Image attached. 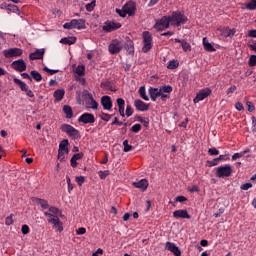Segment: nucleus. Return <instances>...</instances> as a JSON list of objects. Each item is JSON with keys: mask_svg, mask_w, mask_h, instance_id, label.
Masks as SVG:
<instances>
[{"mask_svg": "<svg viewBox=\"0 0 256 256\" xmlns=\"http://www.w3.org/2000/svg\"><path fill=\"white\" fill-rule=\"evenodd\" d=\"M168 17L172 27H181V25H185V23H187V16H185L181 11H174Z\"/></svg>", "mask_w": 256, "mask_h": 256, "instance_id": "1", "label": "nucleus"}, {"mask_svg": "<svg viewBox=\"0 0 256 256\" xmlns=\"http://www.w3.org/2000/svg\"><path fill=\"white\" fill-rule=\"evenodd\" d=\"M215 175L219 179H226L227 177H231V175H233V167L230 164L217 167Z\"/></svg>", "mask_w": 256, "mask_h": 256, "instance_id": "2", "label": "nucleus"}, {"mask_svg": "<svg viewBox=\"0 0 256 256\" xmlns=\"http://www.w3.org/2000/svg\"><path fill=\"white\" fill-rule=\"evenodd\" d=\"M61 131L66 133L71 139H81V133L75 127L71 126V124H62Z\"/></svg>", "mask_w": 256, "mask_h": 256, "instance_id": "3", "label": "nucleus"}, {"mask_svg": "<svg viewBox=\"0 0 256 256\" xmlns=\"http://www.w3.org/2000/svg\"><path fill=\"white\" fill-rule=\"evenodd\" d=\"M142 37H143L142 51L143 53H147L151 51L153 47V36H151V33L149 31H144L142 34Z\"/></svg>", "mask_w": 256, "mask_h": 256, "instance_id": "4", "label": "nucleus"}, {"mask_svg": "<svg viewBox=\"0 0 256 256\" xmlns=\"http://www.w3.org/2000/svg\"><path fill=\"white\" fill-rule=\"evenodd\" d=\"M64 29H78L81 31V29H85V19H72L70 22H66L63 25Z\"/></svg>", "mask_w": 256, "mask_h": 256, "instance_id": "5", "label": "nucleus"}, {"mask_svg": "<svg viewBox=\"0 0 256 256\" xmlns=\"http://www.w3.org/2000/svg\"><path fill=\"white\" fill-rule=\"evenodd\" d=\"M45 217H47V221L48 223H51L52 225H54V227H56V229H58V231L61 233V231H63V223L61 222V220H59V216H55L53 215L51 212H44Z\"/></svg>", "mask_w": 256, "mask_h": 256, "instance_id": "6", "label": "nucleus"}, {"mask_svg": "<svg viewBox=\"0 0 256 256\" xmlns=\"http://www.w3.org/2000/svg\"><path fill=\"white\" fill-rule=\"evenodd\" d=\"M169 25H171L169 16H163L161 19L156 21L154 28L156 31H165V29H169Z\"/></svg>", "mask_w": 256, "mask_h": 256, "instance_id": "7", "label": "nucleus"}, {"mask_svg": "<svg viewBox=\"0 0 256 256\" xmlns=\"http://www.w3.org/2000/svg\"><path fill=\"white\" fill-rule=\"evenodd\" d=\"M122 50L123 43L117 39L112 40L108 46V51L111 55H117V53H121Z\"/></svg>", "mask_w": 256, "mask_h": 256, "instance_id": "8", "label": "nucleus"}, {"mask_svg": "<svg viewBox=\"0 0 256 256\" xmlns=\"http://www.w3.org/2000/svg\"><path fill=\"white\" fill-rule=\"evenodd\" d=\"M159 89H160L161 101H167V99H171V93H173V86L164 85Z\"/></svg>", "mask_w": 256, "mask_h": 256, "instance_id": "9", "label": "nucleus"}, {"mask_svg": "<svg viewBox=\"0 0 256 256\" xmlns=\"http://www.w3.org/2000/svg\"><path fill=\"white\" fill-rule=\"evenodd\" d=\"M212 91L211 88H204L201 89L197 94L196 97L194 98V103H199L201 101H204V99H207L209 95H211Z\"/></svg>", "mask_w": 256, "mask_h": 256, "instance_id": "10", "label": "nucleus"}, {"mask_svg": "<svg viewBox=\"0 0 256 256\" xmlns=\"http://www.w3.org/2000/svg\"><path fill=\"white\" fill-rule=\"evenodd\" d=\"M78 123H83L84 125H91L95 123V115L86 112L79 116Z\"/></svg>", "mask_w": 256, "mask_h": 256, "instance_id": "11", "label": "nucleus"}, {"mask_svg": "<svg viewBox=\"0 0 256 256\" xmlns=\"http://www.w3.org/2000/svg\"><path fill=\"white\" fill-rule=\"evenodd\" d=\"M102 29H103V31H106L107 33H111L112 31H117V29H121V23L107 21L103 25Z\"/></svg>", "mask_w": 256, "mask_h": 256, "instance_id": "12", "label": "nucleus"}, {"mask_svg": "<svg viewBox=\"0 0 256 256\" xmlns=\"http://www.w3.org/2000/svg\"><path fill=\"white\" fill-rule=\"evenodd\" d=\"M12 67L15 69V71H18L19 73L27 71V64L25 63L24 59H18L12 62Z\"/></svg>", "mask_w": 256, "mask_h": 256, "instance_id": "13", "label": "nucleus"}, {"mask_svg": "<svg viewBox=\"0 0 256 256\" xmlns=\"http://www.w3.org/2000/svg\"><path fill=\"white\" fill-rule=\"evenodd\" d=\"M100 103L104 111H111L113 109V101L107 95L101 97Z\"/></svg>", "mask_w": 256, "mask_h": 256, "instance_id": "14", "label": "nucleus"}, {"mask_svg": "<svg viewBox=\"0 0 256 256\" xmlns=\"http://www.w3.org/2000/svg\"><path fill=\"white\" fill-rule=\"evenodd\" d=\"M23 55V49L21 48H10L4 50L5 57H21Z\"/></svg>", "mask_w": 256, "mask_h": 256, "instance_id": "15", "label": "nucleus"}, {"mask_svg": "<svg viewBox=\"0 0 256 256\" xmlns=\"http://www.w3.org/2000/svg\"><path fill=\"white\" fill-rule=\"evenodd\" d=\"M123 9H125L129 17H133V15H135V12L137 11V5L134 1H129L123 6Z\"/></svg>", "mask_w": 256, "mask_h": 256, "instance_id": "16", "label": "nucleus"}, {"mask_svg": "<svg viewBox=\"0 0 256 256\" xmlns=\"http://www.w3.org/2000/svg\"><path fill=\"white\" fill-rule=\"evenodd\" d=\"M165 248L167 251H170V253H173L174 256H181V249H179L175 243L166 242Z\"/></svg>", "mask_w": 256, "mask_h": 256, "instance_id": "17", "label": "nucleus"}, {"mask_svg": "<svg viewBox=\"0 0 256 256\" xmlns=\"http://www.w3.org/2000/svg\"><path fill=\"white\" fill-rule=\"evenodd\" d=\"M45 55V49H37L35 52L29 54L30 61H37L38 59H43Z\"/></svg>", "mask_w": 256, "mask_h": 256, "instance_id": "18", "label": "nucleus"}, {"mask_svg": "<svg viewBox=\"0 0 256 256\" xmlns=\"http://www.w3.org/2000/svg\"><path fill=\"white\" fill-rule=\"evenodd\" d=\"M173 217L175 219H191V215L185 209L176 210L173 212Z\"/></svg>", "mask_w": 256, "mask_h": 256, "instance_id": "19", "label": "nucleus"}, {"mask_svg": "<svg viewBox=\"0 0 256 256\" xmlns=\"http://www.w3.org/2000/svg\"><path fill=\"white\" fill-rule=\"evenodd\" d=\"M218 33L222 35V37H233L235 35V29H229L227 27L218 28Z\"/></svg>", "mask_w": 256, "mask_h": 256, "instance_id": "20", "label": "nucleus"}, {"mask_svg": "<svg viewBox=\"0 0 256 256\" xmlns=\"http://www.w3.org/2000/svg\"><path fill=\"white\" fill-rule=\"evenodd\" d=\"M148 93L150 95L151 101H157V97H160V99H161V90H160V88L150 87L149 90H148Z\"/></svg>", "mask_w": 256, "mask_h": 256, "instance_id": "21", "label": "nucleus"}, {"mask_svg": "<svg viewBox=\"0 0 256 256\" xmlns=\"http://www.w3.org/2000/svg\"><path fill=\"white\" fill-rule=\"evenodd\" d=\"M134 107H136L138 111H149V104L139 99L134 101Z\"/></svg>", "mask_w": 256, "mask_h": 256, "instance_id": "22", "label": "nucleus"}, {"mask_svg": "<svg viewBox=\"0 0 256 256\" xmlns=\"http://www.w3.org/2000/svg\"><path fill=\"white\" fill-rule=\"evenodd\" d=\"M54 103H59L63 101V97H65V89H57L54 94Z\"/></svg>", "mask_w": 256, "mask_h": 256, "instance_id": "23", "label": "nucleus"}, {"mask_svg": "<svg viewBox=\"0 0 256 256\" xmlns=\"http://www.w3.org/2000/svg\"><path fill=\"white\" fill-rule=\"evenodd\" d=\"M133 186L136 187V189H141L142 191H146L147 187H149V182L147 179H141L138 182H134Z\"/></svg>", "mask_w": 256, "mask_h": 256, "instance_id": "24", "label": "nucleus"}, {"mask_svg": "<svg viewBox=\"0 0 256 256\" xmlns=\"http://www.w3.org/2000/svg\"><path fill=\"white\" fill-rule=\"evenodd\" d=\"M202 43L205 51H208L209 53H213L216 51L215 46L209 43V41H207V38H203Z\"/></svg>", "mask_w": 256, "mask_h": 256, "instance_id": "25", "label": "nucleus"}, {"mask_svg": "<svg viewBox=\"0 0 256 256\" xmlns=\"http://www.w3.org/2000/svg\"><path fill=\"white\" fill-rule=\"evenodd\" d=\"M60 43H62V45H75V43H77V38L76 37H64L60 40Z\"/></svg>", "mask_w": 256, "mask_h": 256, "instance_id": "26", "label": "nucleus"}, {"mask_svg": "<svg viewBox=\"0 0 256 256\" xmlns=\"http://www.w3.org/2000/svg\"><path fill=\"white\" fill-rule=\"evenodd\" d=\"M125 49L129 55H133L135 53V44L133 43V41H126Z\"/></svg>", "mask_w": 256, "mask_h": 256, "instance_id": "27", "label": "nucleus"}, {"mask_svg": "<svg viewBox=\"0 0 256 256\" xmlns=\"http://www.w3.org/2000/svg\"><path fill=\"white\" fill-rule=\"evenodd\" d=\"M13 82L15 83V85H18V87H20L21 91H27L29 89V86H27V84L23 81H21L18 78H14Z\"/></svg>", "mask_w": 256, "mask_h": 256, "instance_id": "28", "label": "nucleus"}, {"mask_svg": "<svg viewBox=\"0 0 256 256\" xmlns=\"http://www.w3.org/2000/svg\"><path fill=\"white\" fill-rule=\"evenodd\" d=\"M63 113L66 114V119H73V108L69 105H64Z\"/></svg>", "mask_w": 256, "mask_h": 256, "instance_id": "29", "label": "nucleus"}, {"mask_svg": "<svg viewBox=\"0 0 256 256\" xmlns=\"http://www.w3.org/2000/svg\"><path fill=\"white\" fill-rule=\"evenodd\" d=\"M30 75H31L32 79H34V81H37V83H39V81L43 80V76H41V73H39L38 71L32 70L30 72Z\"/></svg>", "mask_w": 256, "mask_h": 256, "instance_id": "30", "label": "nucleus"}, {"mask_svg": "<svg viewBox=\"0 0 256 256\" xmlns=\"http://www.w3.org/2000/svg\"><path fill=\"white\" fill-rule=\"evenodd\" d=\"M69 140H62L59 144V151H69Z\"/></svg>", "mask_w": 256, "mask_h": 256, "instance_id": "31", "label": "nucleus"}, {"mask_svg": "<svg viewBox=\"0 0 256 256\" xmlns=\"http://www.w3.org/2000/svg\"><path fill=\"white\" fill-rule=\"evenodd\" d=\"M37 200L38 205L42 207V209H49V202L47 200L41 198H35Z\"/></svg>", "mask_w": 256, "mask_h": 256, "instance_id": "32", "label": "nucleus"}, {"mask_svg": "<svg viewBox=\"0 0 256 256\" xmlns=\"http://www.w3.org/2000/svg\"><path fill=\"white\" fill-rule=\"evenodd\" d=\"M75 73L79 77H83V75H85V65H78L75 69Z\"/></svg>", "mask_w": 256, "mask_h": 256, "instance_id": "33", "label": "nucleus"}, {"mask_svg": "<svg viewBox=\"0 0 256 256\" xmlns=\"http://www.w3.org/2000/svg\"><path fill=\"white\" fill-rule=\"evenodd\" d=\"M138 93L140 97L144 99V101H149V96H147V93L145 91V86L140 87Z\"/></svg>", "mask_w": 256, "mask_h": 256, "instance_id": "34", "label": "nucleus"}, {"mask_svg": "<svg viewBox=\"0 0 256 256\" xmlns=\"http://www.w3.org/2000/svg\"><path fill=\"white\" fill-rule=\"evenodd\" d=\"M245 7H246V9H248V11H255L256 0H250V2L246 3Z\"/></svg>", "mask_w": 256, "mask_h": 256, "instance_id": "35", "label": "nucleus"}, {"mask_svg": "<svg viewBox=\"0 0 256 256\" xmlns=\"http://www.w3.org/2000/svg\"><path fill=\"white\" fill-rule=\"evenodd\" d=\"M65 155H69V150H58V159L61 162L65 161Z\"/></svg>", "mask_w": 256, "mask_h": 256, "instance_id": "36", "label": "nucleus"}, {"mask_svg": "<svg viewBox=\"0 0 256 256\" xmlns=\"http://www.w3.org/2000/svg\"><path fill=\"white\" fill-rule=\"evenodd\" d=\"M99 117L102 121H105L106 123H108V121H111V117H113V115L107 114L105 112H101L99 114Z\"/></svg>", "mask_w": 256, "mask_h": 256, "instance_id": "37", "label": "nucleus"}, {"mask_svg": "<svg viewBox=\"0 0 256 256\" xmlns=\"http://www.w3.org/2000/svg\"><path fill=\"white\" fill-rule=\"evenodd\" d=\"M96 5H97V1L93 0L91 3H88L85 5V9H86V11L91 13V11H93V9H95Z\"/></svg>", "mask_w": 256, "mask_h": 256, "instance_id": "38", "label": "nucleus"}, {"mask_svg": "<svg viewBox=\"0 0 256 256\" xmlns=\"http://www.w3.org/2000/svg\"><path fill=\"white\" fill-rule=\"evenodd\" d=\"M123 146H124V153H129V151L133 150V146L129 145V140H124L123 141Z\"/></svg>", "mask_w": 256, "mask_h": 256, "instance_id": "39", "label": "nucleus"}, {"mask_svg": "<svg viewBox=\"0 0 256 256\" xmlns=\"http://www.w3.org/2000/svg\"><path fill=\"white\" fill-rule=\"evenodd\" d=\"M48 211L52 214L55 215L57 217V215H61V210H59V208L55 207V206H51L48 208Z\"/></svg>", "mask_w": 256, "mask_h": 256, "instance_id": "40", "label": "nucleus"}, {"mask_svg": "<svg viewBox=\"0 0 256 256\" xmlns=\"http://www.w3.org/2000/svg\"><path fill=\"white\" fill-rule=\"evenodd\" d=\"M181 47H182L183 51H185L186 53H187V51H191V44H189V42H187V40H182Z\"/></svg>", "mask_w": 256, "mask_h": 256, "instance_id": "41", "label": "nucleus"}, {"mask_svg": "<svg viewBox=\"0 0 256 256\" xmlns=\"http://www.w3.org/2000/svg\"><path fill=\"white\" fill-rule=\"evenodd\" d=\"M179 67V61L171 60L167 66V69H177Z\"/></svg>", "mask_w": 256, "mask_h": 256, "instance_id": "42", "label": "nucleus"}, {"mask_svg": "<svg viewBox=\"0 0 256 256\" xmlns=\"http://www.w3.org/2000/svg\"><path fill=\"white\" fill-rule=\"evenodd\" d=\"M89 109H93L94 111H97L99 109V103H97L94 98L90 100Z\"/></svg>", "mask_w": 256, "mask_h": 256, "instance_id": "43", "label": "nucleus"}, {"mask_svg": "<svg viewBox=\"0 0 256 256\" xmlns=\"http://www.w3.org/2000/svg\"><path fill=\"white\" fill-rule=\"evenodd\" d=\"M98 175L100 177V179H107V177H109V170H104V171H99Z\"/></svg>", "mask_w": 256, "mask_h": 256, "instance_id": "44", "label": "nucleus"}, {"mask_svg": "<svg viewBox=\"0 0 256 256\" xmlns=\"http://www.w3.org/2000/svg\"><path fill=\"white\" fill-rule=\"evenodd\" d=\"M116 103L118 105V109H125V100L123 98H118Z\"/></svg>", "mask_w": 256, "mask_h": 256, "instance_id": "45", "label": "nucleus"}, {"mask_svg": "<svg viewBox=\"0 0 256 256\" xmlns=\"http://www.w3.org/2000/svg\"><path fill=\"white\" fill-rule=\"evenodd\" d=\"M139 123H143L144 127H149V118L138 116Z\"/></svg>", "mask_w": 256, "mask_h": 256, "instance_id": "46", "label": "nucleus"}, {"mask_svg": "<svg viewBox=\"0 0 256 256\" xmlns=\"http://www.w3.org/2000/svg\"><path fill=\"white\" fill-rule=\"evenodd\" d=\"M248 65L250 67H255L256 65V55H251L249 60H248Z\"/></svg>", "mask_w": 256, "mask_h": 256, "instance_id": "47", "label": "nucleus"}, {"mask_svg": "<svg viewBox=\"0 0 256 256\" xmlns=\"http://www.w3.org/2000/svg\"><path fill=\"white\" fill-rule=\"evenodd\" d=\"M208 153L212 156L215 157L217 155H219V150H217V148L212 147L208 149Z\"/></svg>", "mask_w": 256, "mask_h": 256, "instance_id": "48", "label": "nucleus"}, {"mask_svg": "<svg viewBox=\"0 0 256 256\" xmlns=\"http://www.w3.org/2000/svg\"><path fill=\"white\" fill-rule=\"evenodd\" d=\"M207 165L208 167H215L219 165V161L217 160V158H214L213 160H208Z\"/></svg>", "mask_w": 256, "mask_h": 256, "instance_id": "49", "label": "nucleus"}, {"mask_svg": "<svg viewBox=\"0 0 256 256\" xmlns=\"http://www.w3.org/2000/svg\"><path fill=\"white\" fill-rule=\"evenodd\" d=\"M246 105L249 113H253V111H255V104H253V102L248 101L246 102Z\"/></svg>", "mask_w": 256, "mask_h": 256, "instance_id": "50", "label": "nucleus"}, {"mask_svg": "<svg viewBox=\"0 0 256 256\" xmlns=\"http://www.w3.org/2000/svg\"><path fill=\"white\" fill-rule=\"evenodd\" d=\"M116 13L120 17H127V11L124 8H122V9L116 8Z\"/></svg>", "mask_w": 256, "mask_h": 256, "instance_id": "51", "label": "nucleus"}, {"mask_svg": "<svg viewBox=\"0 0 256 256\" xmlns=\"http://www.w3.org/2000/svg\"><path fill=\"white\" fill-rule=\"evenodd\" d=\"M253 187V184L251 183H245L240 186L241 191H249Z\"/></svg>", "mask_w": 256, "mask_h": 256, "instance_id": "52", "label": "nucleus"}, {"mask_svg": "<svg viewBox=\"0 0 256 256\" xmlns=\"http://www.w3.org/2000/svg\"><path fill=\"white\" fill-rule=\"evenodd\" d=\"M76 183L79 185V187H82L83 183H85V177L84 176H77L76 177Z\"/></svg>", "mask_w": 256, "mask_h": 256, "instance_id": "53", "label": "nucleus"}, {"mask_svg": "<svg viewBox=\"0 0 256 256\" xmlns=\"http://www.w3.org/2000/svg\"><path fill=\"white\" fill-rule=\"evenodd\" d=\"M66 183L68 185V192L71 193V191H73V184L71 183V177L66 176Z\"/></svg>", "mask_w": 256, "mask_h": 256, "instance_id": "54", "label": "nucleus"}, {"mask_svg": "<svg viewBox=\"0 0 256 256\" xmlns=\"http://www.w3.org/2000/svg\"><path fill=\"white\" fill-rule=\"evenodd\" d=\"M131 131L132 133H139V131H141V124H134L131 127Z\"/></svg>", "mask_w": 256, "mask_h": 256, "instance_id": "55", "label": "nucleus"}, {"mask_svg": "<svg viewBox=\"0 0 256 256\" xmlns=\"http://www.w3.org/2000/svg\"><path fill=\"white\" fill-rule=\"evenodd\" d=\"M43 70L48 73V75H55V73H59V70H53V69H49L47 66H45L43 68Z\"/></svg>", "mask_w": 256, "mask_h": 256, "instance_id": "56", "label": "nucleus"}, {"mask_svg": "<svg viewBox=\"0 0 256 256\" xmlns=\"http://www.w3.org/2000/svg\"><path fill=\"white\" fill-rule=\"evenodd\" d=\"M82 95L86 99H89V100L93 99V94H91V92H89L88 90H83Z\"/></svg>", "mask_w": 256, "mask_h": 256, "instance_id": "57", "label": "nucleus"}, {"mask_svg": "<svg viewBox=\"0 0 256 256\" xmlns=\"http://www.w3.org/2000/svg\"><path fill=\"white\" fill-rule=\"evenodd\" d=\"M5 225H13V214H11L10 216L6 217L5 219Z\"/></svg>", "mask_w": 256, "mask_h": 256, "instance_id": "58", "label": "nucleus"}, {"mask_svg": "<svg viewBox=\"0 0 256 256\" xmlns=\"http://www.w3.org/2000/svg\"><path fill=\"white\" fill-rule=\"evenodd\" d=\"M133 108L131 107V105H128L127 107H126V116L127 117H131V115H133Z\"/></svg>", "mask_w": 256, "mask_h": 256, "instance_id": "59", "label": "nucleus"}, {"mask_svg": "<svg viewBox=\"0 0 256 256\" xmlns=\"http://www.w3.org/2000/svg\"><path fill=\"white\" fill-rule=\"evenodd\" d=\"M176 203H185L187 201V197L185 196H178L175 198Z\"/></svg>", "mask_w": 256, "mask_h": 256, "instance_id": "60", "label": "nucleus"}, {"mask_svg": "<svg viewBox=\"0 0 256 256\" xmlns=\"http://www.w3.org/2000/svg\"><path fill=\"white\" fill-rule=\"evenodd\" d=\"M21 231H22L23 235H29V227L26 224H24L22 226Z\"/></svg>", "mask_w": 256, "mask_h": 256, "instance_id": "61", "label": "nucleus"}, {"mask_svg": "<svg viewBox=\"0 0 256 256\" xmlns=\"http://www.w3.org/2000/svg\"><path fill=\"white\" fill-rule=\"evenodd\" d=\"M235 107H236L237 111H244L245 110V107H243V103H241V102H237L235 104Z\"/></svg>", "mask_w": 256, "mask_h": 256, "instance_id": "62", "label": "nucleus"}, {"mask_svg": "<svg viewBox=\"0 0 256 256\" xmlns=\"http://www.w3.org/2000/svg\"><path fill=\"white\" fill-rule=\"evenodd\" d=\"M251 120H252V131L254 133H256V119H255V116H252Z\"/></svg>", "mask_w": 256, "mask_h": 256, "instance_id": "63", "label": "nucleus"}, {"mask_svg": "<svg viewBox=\"0 0 256 256\" xmlns=\"http://www.w3.org/2000/svg\"><path fill=\"white\" fill-rule=\"evenodd\" d=\"M248 37L256 38V30H249L247 32Z\"/></svg>", "mask_w": 256, "mask_h": 256, "instance_id": "64", "label": "nucleus"}]
</instances>
